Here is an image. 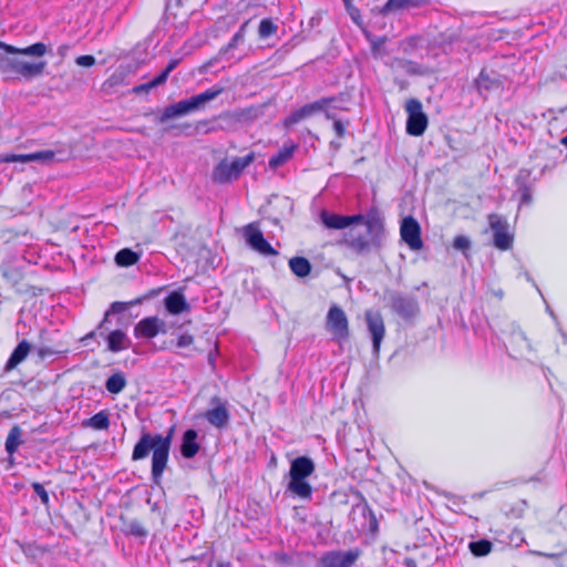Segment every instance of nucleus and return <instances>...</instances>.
I'll list each match as a JSON object with an SVG mask.
<instances>
[{
    "instance_id": "1",
    "label": "nucleus",
    "mask_w": 567,
    "mask_h": 567,
    "mask_svg": "<svg viewBox=\"0 0 567 567\" xmlns=\"http://www.w3.org/2000/svg\"><path fill=\"white\" fill-rule=\"evenodd\" d=\"M173 429L167 435L143 433L132 452V460L140 461L148 456L152 451V480L159 484L167 466L172 444Z\"/></svg>"
},
{
    "instance_id": "2",
    "label": "nucleus",
    "mask_w": 567,
    "mask_h": 567,
    "mask_svg": "<svg viewBox=\"0 0 567 567\" xmlns=\"http://www.w3.org/2000/svg\"><path fill=\"white\" fill-rule=\"evenodd\" d=\"M224 92L223 86H213L203 93L182 100L177 103L167 105L157 118L158 123H166L176 117L187 115L202 109L206 103L215 100Z\"/></svg>"
},
{
    "instance_id": "3",
    "label": "nucleus",
    "mask_w": 567,
    "mask_h": 567,
    "mask_svg": "<svg viewBox=\"0 0 567 567\" xmlns=\"http://www.w3.org/2000/svg\"><path fill=\"white\" fill-rule=\"evenodd\" d=\"M315 463L308 456H298L290 463L288 491L301 499H310L312 487L307 478L315 472Z\"/></svg>"
},
{
    "instance_id": "4",
    "label": "nucleus",
    "mask_w": 567,
    "mask_h": 567,
    "mask_svg": "<svg viewBox=\"0 0 567 567\" xmlns=\"http://www.w3.org/2000/svg\"><path fill=\"white\" fill-rule=\"evenodd\" d=\"M385 228L381 227L378 238L372 233H362L355 228H350L344 235L343 244L357 255H367L371 250H379L385 239Z\"/></svg>"
},
{
    "instance_id": "5",
    "label": "nucleus",
    "mask_w": 567,
    "mask_h": 567,
    "mask_svg": "<svg viewBox=\"0 0 567 567\" xmlns=\"http://www.w3.org/2000/svg\"><path fill=\"white\" fill-rule=\"evenodd\" d=\"M255 158L254 153H249L243 157H236L231 162L226 159L218 163L213 172V181L219 184L231 182L239 177L243 171L249 166Z\"/></svg>"
},
{
    "instance_id": "6",
    "label": "nucleus",
    "mask_w": 567,
    "mask_h": 567,
    "mask_svg": "<svg viewBox=\"0 0 567 567\" xmlns=\"http://www.w3.org/2000/svg\"><path fill=\"white\" fill-rule=\"evenodd\" d=\"M326 329L331 333L332 339L339 343L349 338V321L343 309L332 305L326 317Z\"/></svg>"
},
{
    "instance_id": "7",
    "label": "nucleus",
    "mask_w": 567,
    "mask_h": 567,
    "mask_svg": "<svg viewBox=\"0 0 567 567\" xmlns=\"http://www.w3.org/2000/svg\"><path fill=\"white\" fill-rule=\"evenodd\" d=\"M487 220L493 233L494 247L499 250H509L513 247L514 235L509 231L507 219L498 214H489Z\"/></svg>"
},
{
    "instance_id": "8",
    "label": "nucleus",
    "mask_w": 567,
    "mask_h": 567,
    "mask_svg": "<svg viewBox=\"0 0 567 567\" xmlns=\"http://www.w3.org/2000/svg\"><path fill=\"white\" fill-rule=\"evenodd\" d=\"M405 111L408 113L406 133L412 136L423 135L429 121L422 103L416 99H410L405 104Z\"/></svg>"
},
{
    "instance_id": "9",
    "label": "nucleus",
    "mask_w": 567,
    "mask_h": 567,
    "mask_svg": "<svg viewBox=\"0 0 567 567\" xmlns=\"http://www.w3.org/2000/svg\"><path fill=\"white\" fill-rule=\"evenodd\" d=\"M360 556L361 550L359 548L331 550L320 557L316 567H353Z\"/></svg>"
},
{
    "instance_id": "10",
    "label": "nucleus",
    "mask_w": 567,
    "mask_h": 567,
    "mask_svg": "<svg viewBox=\"0 0 567 567\" xmlns=\"http://www.w3.org/2000/svg\"><path fill=\"white\" fill-rule=\"evenodd\" d=\"M243 234L247 245L264 256H276L278 251L265 239L261 230L256 223H250L244 227Z\"/></svg>"
},
{
    "instance_id": "11",
    "label": "nucleus",
    "mask_w": 567,
    "mask_h": 567,
    "mask_svg": "<svg viewBox=\"0 0 567 567\" xmlns=\"http://www.w3.org/2000/svg\"><path fill=\"white\" fill-rule=\"evenodd\" d=\"M212 408L204 413V419L216 429H225L230 420L228 404L221 401L218 396L210 400Z\"/></svg>"
},
{
    "instance_id": "12",
    "label": "nucleus",
    "mask_w": 567,
    "mask_h": 567,
    "mask_svg": "<svg viewBox=\"0 0 567 567\" xmlns=\"http://www.w3.org/2000/svg\"><path fill=\"white\" fill-rule=\"evenodd\" d=\"M264 114L262 106H249L231 112L223 113L219 118L225 121L229 126L248 125L259 118Z\"/></svg>"
},
{
    "instance_id": "13",
    "label": "nucleus",
    "mask_w": 567,
    "mask_h": 567,
    "mask_svg": "<svg viewBox=\"0 0 567 567\" xmlns=\"http://www.w3.org/2000/svg\"><path fill=\"white\" fill-rule=\"evenodd\" d=\"M392 310L403 319H411L419 312V303L415 297L401 292H393L390 296Z\"/></svg>"
},
{
    "instance_id": "14",
    "label": "nucleus",
    "mask_w": 567,
    "mask_h": 567,
    "mask_svg": "<svg viewBox=\"0 0 567 567\" xmlns=\"http://www.w3.org/2000/svg\"><path fill=\"white\" fill-rule=\"evenodd\" d=\"M350 518L360 529L375 532L378 520L365 501H361L352 506Z\"/></svg>"
},
{
    "instance_id": "15",
    "label": "nucleus",
    "mask_w": 567,
    "mask_h": 567,
    "mask_svg": "<svg viewBox=\"0 0 567 567\" xmlns=\"http://www.w3.org/2000/svg\"><path fill=\"white\" fill-rule=\"evenodd\" d=\"M348 227L354 224L365 226L368 233H372L378 238L381 227H384L383 218L377 208L369 209L365 214H355L347 216Z\"/></svg>"
},
{
    "instance_id": "16",
    "label": "nucleus",
    "mask_w": 567,
    "mask_h": 567,
    "mask_svg": "<svg viewBox=\"0 0 567 567\" xmlns=\"http://www.w3.org/2000/svg\"><path fill=\"white\" fill-rule=\"evenodd\" d=\"M6 69L10 70L24 79H32L43 73L47 65L45 61L31 63L17 58H10L4 60Z\"/></svg>"
},
{
    "instance_id": "17",
    "label": "nucleus",
    "mask_w": 567,
    "mask_h": 567,
    "mask_svg": "<svg viewBox=\"0 0 567 567\" xmlns=\"http://www.w3.org/2000/svg\"><path fill=\"white\" fill-rule=\"evenodd\" d=\"M400 233L402 240L412 250H420L423 247V241L421 239V227L414 217L409 216L403 218Z\"/></svg>"
},
{
    "instance_id": "18",
    "label": "nucleus",
    "mask_w": 567,
    "mask_h": 567,
    "mask_svg": "<svg viewBox=\"0 0 567 567\" xmlns=\"http://www.w3.org/2000/svg\"><path fill=\"white\" fill-rule=\"evenodd\" d=\"M334 97H323L316 102L303 105L299 110L292 112L288 117H286L285 125L292 126L300 121L312 116L316 112L323 111L328 105L334 102Z\"/></svg>"
},
{
    "instance_id": "19",
    "label": "nucleus",
    "mask_w": 567,
    "mask_h": 567,
    "mask_svg": "<svg viewBox=\"0 0 567 567\" xmlns=\"http://www.w3.org/2000/svg\"><path fill=\"white\" fill-rule=\"evenodd\" d=\"M365 320L372 338L373 352L378 354L385 333L383 318L379 312L368 310L365 312Z\"/></svg>"
},
{
    "instance_id": "20",
    "label": "nucleus",
    "mask_w": 567,
    "mask_h": 567,
    "mask_svg": "<svg viewBox=\"0 0 567 567\" xmlns=\"http://www.w3.org/2000/svg\"><path fill=\"white\" fill-rule=\"evenodd\" d=\"M165 322L158 317H147L134 327V336L136 338L152 339L161 332L165 333Z\"/></svg>"
},
{
    "instance_id": "21",
    "label": "nucleus",
    "mask_w": 567,
    "mask_h": 567,
    "mask_svg": "<svg viewBox=\"0 0 567 567\" xmlns=\"http://www.w3.org/2000/svg\"><path fill=\"white\" fill-rule=\"evenodd\" d=\"M475 85L481 95L489 92H495L502 87V81L494 72H487L485 69L481 71Z\"/></svg>"
},
{
    "instance_id": "22",
    "label": "nucleus",
    "mask_w": 567,
    "mask_h": 567,
    "mask_svg": "<svg viewBox=\"0 0 567 567\" xmlns=\"http://www.w3.org/2000/svg\"><path fill=\"white\" fill-rule=\"evenodd\" d=\"M0 49L10 54H22L28 56H43L48 51V47L42 42H37L27 48L20 49L0 41Z\"/></svg>"
},
{
    "instance_id": "23",
    "label": "nucleus",
    "mask_w": 567,
    "mask_h": 567,
    "mask_svg": "<svg viewBox=\"0 0 567 567\" xmlns=\"http://www.w3.org/2000/svg\"><path fill=\"white\" fill-rule=\"evenodd\" d=\"M389 66L393 72H402L409 75H422L424 74V69L416 62L394 58L390 61Z\"/></svg>"
},
{
    "instance_id": "24",
    "label": "nucleus",
    "mask_w": 567,
    "mask_h": 567,
    "mask_svg": "<svg viewBox=\"0 0 567 567\" xmlns=\"http://www.w3.org/2000/svg\"><path fill=\"white\" fill-rule=\"evenodd\" d=\"M197 432L193 429L185 431L181 444V454L185 458L194 457L199 451V444L197 443Z\"/></svg>"
},
{
    "instance_id": "25",
    "label": "nucleus",
    "mask_w": 567,
    "mask_h": 567,
    "mask_svg": "<svg viewBox=\"0 0 567 567\" xmlns=\"http://www.w3.org/2000/svg\"><path fill=\"white\" fill-rule=\"evenodd\" d=\"M107 349L112 352H120L131 347V340L126 333L120 329L111 331L105 336Z\"/></svg>"
},
{
    "instance_id": "26",
    "label": "nucleus",
    "mask_w": 567,
    "mask_h": 567,
    "mask_svg": "<svg viewBox=\"0 0 567 567\" xmlns=\"http://www.w3.org/2000/svg\"><path fill=\"white\" fill-rule=\"evenodd\" d=\"M31 344L27 340H22L18 343V346L12 351L11 355L9 357L4 370L11 371L14 368H17L22 361L25 360L29 352L31 351Z\"/></svg>"
},
{
    "instance_id": "27",
    "label": "nucleus",
    "mask_w": 567,
    "mask_h": 567,
    "mask_svg": "<svg viewBox=\"0 0 567 567\" xmlns=\"http://www.w3.org/2000/svg\"><path fill=\"white\" fill-rule=\"evenodd\" d=\"M164 303L167 311L172 315H179L189 310V305L187 303L184 295L177 291L169 293L164 299Z\"/></svg>"
},
{
    "instance_id": "28",
    "label": "nucleus",
    "mask_w": 567,
    "mask_h": 567,
    "mask_svg": "<svg viewBox=\"0 0 567 567\" xmlns=\"http://www.w3.org/2000/svg\"><path fill=\"white\" fill-rule=\"evenodd\" d=\"M320 218L322 224L329 229H344L348 227L347 216L331 214L327 210L321 212Z\"/></svg>"
},
{
    "instance_id": "29",
    "label": "nucleus",
    "mask_w": 567,
    "mask_h": 567,
    "mask_svg": "<svg viewBox=\"0 0 567 567\" xmlns=\"http://www.w3.org/2000/svg\"><path fill=\"white\" fill-rule=\"evenodd\" d=\"M22 443V430L19 425L12 426L6 439V452L12 457Z\"/></svg>"
},
{
    "instance_id": "30",
    "label": "nucleus",
    "mask_w": 567,
    "mask_h": 567,
    "mask_svg": "<svg viewBox=\"0 0 567 567\" xmlns=\"http://www.w3.org/2000/svg\"><path fill=\"white\" fill-rule=\"evenodd\" d=\"M289 268L299 278L307 277L312 269L310 261L305 257H292L289 259Z\"/></svg>"
},
{
    "instance_id": "31",
    "label": "nucleus",
    "mask_w": 567,
    "mask_h": 567,
    "mask_svg": "<svg viewBox=\"0 0 567 567\" xmlns=\"http://www.w3.org/2000/svg\"><path fill=\"white\" fill-rule=\"evenodd\" d=\"M82 425L94 430H107L110 426V414L106 410L100 411L92 417L84 420Z\"/></svg>"
},
{
    "instance_id": "32",
    "label": "nucleus",
    "mask_w": 567,
    "mask_h": 567,
    "mask_svg": "<svg viewBox=\"0 0 567 567\" xmlns=\"http://www.w3.org/2000/svg\"><path fill=\"white\" fill-rule=\"evenodd\" d=\"M295 150L296 145L293 144L285 145L277 154L269 158V167L275 169L284 165L288 159L292 157Z\"/></svg>"
},
{
    "instance_id": "33",
    "label": "nucleus",
    "mask_w": 567,
    "mask_h": 567,
    "mask_svg": "<svg viewBox=\"0 0 567 567\" xmlns=\"http://www.w3.org/2000/svg\"><path fill=\"white\" fill-rule=\"evenodd\" d=\"M140 254L130 248H123L115 255V262L121 267H130L138 262Z\"/></svg>"
},
{
    "instance_id": "34",
    "label": "nucleus",
    "mask_w": 567,
    "mask_h": 567,
    "mask_svg": "<svg viewBox=\"0 0 567 567\" xmlns=\"http://www.w3.org/2000/svg\"><path fill=\"white\" fill-rule=\"evenodd\" d=\"M126 386V379L122 372L110 375L105 382V389L112 394H118Z\"/></svg>"
},
{
    "instance_id": "35",
    "label": "nucleus",
    "mask_w": 567,
    "mask_h": 567,
    "mask_svg": "<svg viewBox=\"0 0 567 567\" xmlns=\"http://www.w3.org/2000/svg\"><path fill=\"white\" fill-rule=\"evenodd\" d=\"M123 522V532L127 535H132L135 537H145L147 535V530L142 525V523L137 519H125L121 516Z\"/></svg>"
},
{
    "instance_id": "36",
    "label": "nucleus",
    "mask_w": 567,
    "mask_h": 567,
    "mask_svg": "<svg viewBox=\"0 0 567 567\" xmlns=\"http://www.w3.org/2000/svg\"><path fill=\"white\" fill-rule=\"evenodd\" d=\"M426 0H388L384 4L383 11H394L406 7L417 8L424 4Z\"/></svg>"
},
{
    "instance_id": "37",
    "label": "nucleus",
    "mask_w": 567,
    "mask_h": 567,
    "mask_svg": "<svg viewBox=\"0 0 567 567\" xmlns=\"http://www.w3.org/2000/svg\"><path fill=\"white\" fill-rule=\"evenodd\" d=\"M124 70H116L102 85L104 91H110L116 86L124 85L126 79Z\"/></svg>"
},
{
    "instance_id": "38",
    "label": "nucleus",
    "mask_w": 567,
    "mask_h": 567,
    "mask_svg": "<svg viewBox=\"0 0 567 567\" xmlns=\"http://www.w3.org/2000/svg\"><path fill=\"white\" fill-rule=\"evenodd\" d=\"M468 547L474 556L482 557L491 553L492 543L487 539H480L476 542H471Z\"/></svg>"
},
{
    "instance_id": "39",
    "label": "nucleus",
    "mask_w": 567,
    "mask_h": 567,
    "mask_svg": "<svg viewBox=\"0 0 567 567\" xmlns=\"http://www.w3.org/2000/svg\"><path fill=\"white\" fill-rule=\"evenodd\" d=\"M126 308H127V303H125V302L115 301L111 305L110 309L104 315L103 321L97 327V331H99L100 336H103L102 329L105 327V324L109 320V317L112 313L124 312L126 310Z\"/></svg>"
},
{
    "instance_id": "40",
    "label": "nucleus",
    "mask_w": 567,
    "mask_h": 567,
    "mask_svg": "<svg viewBox=\"0 0 567 567\" xmlns=\"http://www.w3.org/2000/svg\"><path fill=\"white\" fill-rule=\"evenodd\" d=\"M244 42H245V39L243 38V32H236L233 35V38L230 39V41L219 50V53H218L219 56L226 55L228 52L238 48Z\"/></svg>"
},
{
    "instance_id": "41",
    "label": "nucleus",
    "mask_w": 567,
    "mask_h": 567,
    "mask_svg": "<svg viewBox=\"0 0 567 567\" xmlns=\"http://www.w3.org/2000/svg\"><path fill=\"white\" fill-rule=\"evenodd\" d=\"M277 31V25L269 19H262L259 23V37L260 38H268L272 34H275Z\"/></svg>"
},
{
    "instance_id": "42",
    "label": "nucleus",
    "mask_w": 567,
    "mask_h": 567,
    "mask_svg": "<svg viewBox=\"0 0 567 567\" xmlns=\"http://www.w3.org/2000/svg\"><path fill=\"white\" fill-rule=\"evenodd\" d=\"M163 84L164 83L162 82V80L158 76H155L153 80H151L147 83L135 85L132 89V92L134 94L148 93L152 89L157 87V86L163 85Z\"/></svg>"
},
{
    "instance_id": "43",
    "label": "nucleus",
    "mask_w": 567,
    "mask_h": 567,
    "mask_svg": "<svg viewBox=\"0 0 567 567\" xmlns=\"http://www.w3.org/2000/svg\"><path fill=\"white\" fill-rule=\"evenodd\" d=\"M471 239L463 235L456 236L453 240V247L456 250L462 251L465 257H467V251L471 248Z\"/></svg>"
},
{
    "instance_id": "44",
    "label": "nucleus",
    "mask_w": 567,
    "mask_h": 567,
    "mask_svg": "<svg viewBox=\"0 0 567 567\" xmlns=\"http://www.w3.org/2000/svg\"><path fill=\"white\" fill-rule=\"evenodd\" d=\"M0 162L2 163H14V162H20V163H30V162H33L32 161V154H8V155H4L0 158Z\"/></svg>"
},
{
    "instance_id": "45",
    "label": "nucleus",
    "mask_w": 567,
    "mask_h": 567,
    "mask_svg": "<svg viewBox=\"0 0 567 567\" xmlns=\"http://www.w3.org/2000/svg\"><path fill=\"white\" fill-rule=\"evenodd\" d=\"M517 193L519 194V204L520 205H529L533 202V186H526L517 188Z\"/></svg>"
},
{
    "instance_id": "46",
    "label": "nucleus",
    "mask_w": 567,
    "mask_h": 567,
    "mask_svg": "<svg viewBox=\"0 0 567 567\" xmlns=\"http://www.w3.org/2000/svg\"><path fill=\"white\" fill-rule=\"evenodd\" d=\"M344 8L350 16L351 20L360 25L361 24V13L360 10L353 4L352 0H346Z\"/></svg>"
},
{
    "instance_id": "47",
    "label": "nucleus",
    "mask_w": 567,
    "mask_h": 567,
    "mask_svg": "<svg viewBox=\"0 0 567 567\" xmlns=\"http://www.w3.org/2000/svg\"><path fill=\"white\" fill-rule=\"evenodd\" d=\"M515 183L518 187H523L525 184L526 186H533L530 183V171L528 169H520L515 178Z\"/></svg>"
},
{
    "instance_id": "48",
    "label": "nucleus",
    "mask_w": 567,
    "mask_h": 567,
    "mask_svg": "<svg viewBox=\"0 0 567 567\" xmlns=\"http://www.w3.org/2000/svg\"><path fill=\"white\" fill-rule=\"evenodd\" d=\"M37 354L41 360H44L49 357H53L55 354L62 353L60 350H55L53 348L47 346H39L35 348Z\"/></svg>"
},
{
    "instance_id": "49",
    "label": "nucleus",
    "mask_w": 567,
    "mask_h": 567,
    "mask_svg": "<svg viewBox=\"0 0 567 567\" xmlns=\"http://www.w3.org/2000/svg\"><path fill=\"white\" fill-rule=\"evenodd\" d=\"M31 154L33 162H50L55 156V153L53 151H41Z\"/></svg>"
},
{
    "instance_id": "50",
    "label": "nucleus",
    "mask_w": 567,
    "mask_h": 567,
    "mask_svg": "<svg viewBox=\"0 0 567 567\" xmlns=\"http://www.w3.org/2000/svg\"><path fill=\"white\" fill-rule=\"evenodd\" d=\"M179 61V59H172L166 68L157 75L163 83L167 81L169 73L178 65Z\"/></svg>"
},
{
    "instance_id": "51",
    "label": "nucleus",
    "mask_w": 567,
    "mask_h": 567,
    "mask_svg": "<svg viewBox=\"0 0 567 567\" xmlns=\"http://www.w3.org/2000/svg\"><path fill=\"white\" fill-rule=\"evenodd\" d=\"M32 488H33L34 493L40 497L42 504L48 505L50 498H49V494L45 491V488L43 487V485L35 482L32 484Z\"/></svg>"
},
{
    "instance_id": "52",
    "label": "nucleus",
    "mask_w": 567,
    "mask_h": 567,
    "mask_svg": "<svg viewBox=\"0 0 567 567\" xmlns=\"http://www.w3.org/2000/svg\"><path fill=\"white\" fill-rule=\"evenodd\" d=\"M96 60L93 55H80L75 59V63L80 66L90 68L95 64Z\"/></svg>"
},
{
    "instance_id": "53",
    "label": "nucleus",
    "mask_w": 567,
    "mask_h": 567,
    "mask_svg": "<svg viewBox=\"0 0 567 567\" xmlns=\"http://www.w3.org/2000/svg\"><path fill=\"white\" fill-rule=\"evenodd\" d=\"M194 342V338L190 334H181L177 339V347L186 348L189 347Z\"/></svg>"
},
{
    "instance_id": "54",
    "label": "nucleus",
    "mask_w": 567,
    "mask_h": 567,
    "mask_svg": "<svg viewBox=\"0 0 567 567\" xmlns=\"http://www.w3.org/2000/svg\"><path fill=\"white\" fill-rule=\"evenodd\" d=\"M333 130H334L336 134L339 137H343L344 136L346 127H344V125L340 121H334Z\"/></svg>"
},
{
    "instance_id": "55",
    "label": "nucleus",
    "mask_w": 567,
    "mask_h": 567,
    "mask_svg": "<svg viewBox=\"0 0 567 567\" xmlns=\"http://www.w3.org/2000/svg\"><path fill=\"white\" fill-rule=\"evenodd\" d=\"M68 51H69V45H66V44L60 45L58 48V54L62 58H64L66 55Z\"/></svg>"
},
{
    "instance_id": "56",
    "label": "nucleus",
    "mask_w": 567,
    "mask_h": 567,
    "mask_svg": "<svg viewBox=\"0 0 567 567\" xmlns=\"http://www.w3.org/2000/svg\"><path fill=\"white\" fill-rule=\"evenodd\" d=\"M403 565L404 567H417V564L413 558H405Z\"/></svg>"
},
{
    "instance_id": "57",
    "label": "nucleus",
    "mask_w": 567,
    "mask_h": 567,
    "mask_svg": "<svg viewBox=\"0 0 567 567\" xmlns=\"http://www.w3.org/2000/svg\"><path fill=\"white\" fill-rule=\"evenodd\" d=\"M247 25H248V21L244 22V23L240 25L239 30L237 31V32H243V38H244V39H245V34H246V28H247Z\"/></svg>"
},
{
    "instance_id": "58",
    "label": "nucleus",
    "mask_w": 567,
    "mask_h": 567,
    "mask_svg": "<svg viewBox=\"0 0 567 567\" xmlns=\"http://www.w3.org/2000/svg\"><path fill=\"white\" fill-rule=\"evenodd\" d=\"M525 276H526V280L532 281V282L534 284V286L536 287L537 291H538L539 293H542V292H540V290H539V288L537 287V285L533 281V279H532V277L529 276V274H527V272H526V275H525Z\"/></svg>"
},
{
    "instance_id": "59",
    "label": "nucleus",
    "mask_w": 567,
    "mask_h": 567,
    "mask_svg": "<svg viewBox=\"0 0 567 567\" xmlns=\"http://www.w3.org/2000/svg\"><path fill=\"white\" fill-rule=\"evenodd\" d=\"M95 333H96V331H91L90 333H87V334L83 338V340H86V339H91V338H93V337L95 336Z\"/></svg>"
},
{
    "instance_id": "60",
    "label": "nucleus",
    "mask_w": 567,
    "mask_h": 567,
    "mask_svg": "<svg viewBox=\"0 0 567 567\" xmlns=\"http://www.w3.org/2000/svg\"><path fill=\"white\" fill-rule=\"evenodd\" d=\"M536 555H538V556H546V557H555L556 556L555 554H544V553H540V551H537Z\"/></svg>"
},
{
    "instance_id": "61",
    "label": "nucleus",
    "mask_w": 567,
    "mask_h": 567,
    "mask_svg": "<svg viewBox=\"0 0 567 567\" xmlns=\"http://www.w3.org/2000/svg\"><path fill=\"white\" fill-rule=\"evenodd\" d=\"M561 336H563V338H564L565 342H567V336H566V333H564V332H563V333H561Z\"/></svg>"
},
{
    "instance_id": "62",
    "label": "nucleus",
    "mask_w": 567,
    "mask_h": 567,
    "mask_svg": "<svg viewBox=\"0 0 567 567\" xmlns=\"http://www.w3.org/2000/svg\"><path fill=\"white\" fill-rule=\"evenodd\" d=\"M520 338L525 341H527L526 337L524 334H520Z\"/></svg>"
},
{
    "instance_id": "63",
    "label": "nucleus",
    "mask_w": 567,
    "mask_h": 567,
    "mask_svg": "<svg viewBox=\"0 0 567 567\" xmlns=\"http://www.w3.org/2000/svg\"><path fill=\"white\" fill-rule=\"evenodd\" d=\"M342 1H343V3H346V0H342Z\"/></svg>"
}]
</instances>
